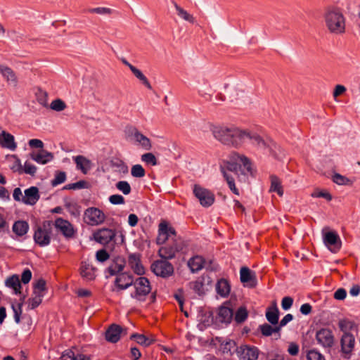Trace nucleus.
Returning <instances> with one entry per match:
<instances>
[{"instance_id": "9d476101", "label": "nucleus", "mask_w": 360, "mask_h": 360, "mask_svg": "<svg viewBox=\"0 0 360 360\" xmlns=\"http://www.w3.org/2000/svg\"><path fill=\"white\" fill-rule=\"evenodd\" d=\"M176 233L175 229L169 225V224L164 221L160 223L158 226V236L157 238V243L159 245H162L166 243L169 238H171L173 242L177 240L176 239Z\"/></svg>"}, {"instance_id": "e433bc0d", "label": "nucleus", "mask_w": 360, "mask_h": 360, "mask_svg": "<svg viewBox=\"0 0 360 360\" xmlns=\"http://www.w3.org/2000/svg\"><path fill=\"white\" fill-rule=\"evenodd\" d=\"M204 285V279L201 277L195 281L189 283L190 288L199 295L205 293Z\"/></svg>"}, {"instance_id": "052dcab7", "label": "nucleus", "mask_w": 360, "mask_h": 360, "mask_svg": "<svg viewBox=\"0 0 360 360\" xmlns=\"http://www.w3.org/2000/svg\"><path fill=\"white\" fill-rule=\"evenodd\" d=\"M89 12L91 13H96L100 15H106V14H110L112 13V10L109 8H105V7H98L91 8L89 10Z\"/></svg>"}, {"instance_id": "39448f33", "label": "nucleus", "mask_w": 360, "mask_h": 360, "mask_svg": "<svg viewBox=\"0 0 360 360\" xmlns=\"http://www.w3.org/2000/svg\"><path fill=\"white\" fill-rule=\"evenodd\" d=\"M127 137L135 145L145 150L152 148V143L149 138L143 134L136 127L130 126L125 129Z\"/></svg>"}, {"instance_id": "de8ad7c7", "label": "nucleus", "mask_w": 360, "mask_h": 360, "mask_svg": "<svg viewBox=\"0 0 360 360\" xmlns=\"http://www.w3.org/2000/svg\"><path fill=\"white\" fill-rule=\"evenodd\" d=\"M68 356L71 360H90V358L84 354L75 355L71 350H66L63 354V357Z\"/></svg>"}, {"instance_id": "3c124183", "label": "nucleus", "mask_w": 360, "mask_h": 360, "mask_svg": "<svg viewBox=\"0 0 360 360\" xmlns=\"http://www.w3.org/2000/svg\"><path fill=\"white\" fill-rule=\"evenodd\" d=\"M50 108L55 111L60 112L65 109L66 104L61 99H56L51 102Z\"/></svg>"}, {"instance_id": "bf43d9fd", "label": "nucleus", "mask_w": 360, "mask_h": 360, "mask_svg": "<svg viewBox=\"0 0 360 360\" xmlns=\"http://www.w3.org/2000/svg\"><path fill=\"white\" fill-rule=\"evenodd\" d=\"M311 196L314 198H323L326 199L327 200L330 201L332 199L331 195L325 191H315L312 194Z\"/></svg>"}, {"instance_id": "6e6d98bb", "label": "nucleus", "mask_w": 360, "mask_h": 360, "mask_svg": "<svg viewBox=\"0 0 360 360\" xmlns=\"http://www.w3.org/2000/svg\"><path fill=\"white\" fill-rule=\"evenodd\" d=\"M37 167L29 162L24 164L23 171L25 173L34 176L37 172Z\"/></svg>"}, {"instance_id": "1a4fd4ad", "label": "nucleus", "mask_w": 360, "mask_h": 360, "mask_svg": "<svg viewBox=\"0 0 360 360\" xmlns=\"http://www.w3.org/2000/svg\"><path fill=\"white\" fill-rule=\"evenodd\" d=\"M105 219V215L97 207H89L84 211V221L90 226L101 224Z\"/></svg>"}, {"instance_id": "20e7f679", "label": "nucleus", "mask_w": 360, "mask_h": 360, "mask_svg": "<svg viewBox=\"0 0 360 360\" xmlns=\"http://www.w3.org/2000/svg\"><path fill=\"white\" fill-rule=\"evenodd\" d=\"M51 222L44 221L42 224L36 227L33 236L34 240L40 247L47 246L51 243Z\"/></svg>"}, {"instance_id": "473e14b6", "label": "nucleus", "mask_w": 360, "mask_h": 360, "mask_svg": "<svg viewBox=\"0 0 360 360\" xmlns=\"http://www.w3.org/2000/svg\"><path fill=\"white\" fill-rule=\"evenodd\" d=\"M204 264L205 260L200 256L193 257L188 262V265L193 273L201 270L204 266Z\"/></svg>"}, {"instance_id": "2eb2a0df", "label": "nucleus", "mask_w": 360, "mask_h": 360, "mask_svg": "<svg viewBox=\"0 0 360 360\" xmlns=\"http://www.w3.org/2000/svg\"><path fill=\"white\" fill-rule=\"evenodd\" d=\"M233 310L226 305H222L218 309L217 314L214 318V323L218 325L229 324L233 319Z\"/></svg>"}, {"instance_id": "338daca9", "label": "nucleus", "mask_w": 360, "mask_h": 360, "mask_svg": "<svg viewBox=\"0 0 360 360\" xmlns=\"http://www.w3.org/2000/svg\"><path fill=\"white\" fill-rule=\"evenodd\" d=\"M292 305V298L290 297H285L282 300L281 306L284 310L289 309Z\"/></svg>"}, {"instance_id": "f704fd0d", "label": "nucleus", "mask_w": 360, "mask_h": 360, "mask_svg": "<svg viewBox=\"0 0 360 360\" xmlns=\"http://www.w3.org/2000/svg\"><path fill=\"white\" fill-rule=\"evenodd\" d=\"M217 292L221 297H227L231 290L230 285L229 282L225 279L219 280L216 285Z\"/></svg>"}, {"instance_id": "7ed1b4c3", "label": "nucleus", "mask_w": 360, "mask_h": 360, "mask_svg": "<svg viewBox=\"0 0 360 360\" xmlns=\"http://www.w3.org/2000/svg\"><path fill=\"white\" fill-rule=\"evenodd\" d=\"M241 166H243L248 172L252 174L251 162L250 159L238 153H232L229 156V160L226 162V166L221 167V169L224 168L226 172L229 171L237 174L238 169Z\"/></svg>"}, {"instance_id": "2f4dec72", "label": "nucleus", "mask_w": 360, "mask_h": 360, "mask_svg": "<svg viewBox=\"0 0 360 360\" xmlns=\"http://www.w3.org/2000/svg\"><path fill=\"white\" fill-rule=\"evenodd\" d=\"M125 262L122 258L117 257L108 268L110 276L117 275L124 269Z\"/></svg>"}, {"instance_id": "cd10ccee", "label": "nucleus", "mask_w": 360, "mask_h": 360, "mask_svg": "<svg viewBox=\"0 0 360 360\" xmlns=\"http://www.w3.org/2000/svg\"><path fill=\"white\" fill-rule=\"evenodd\" d=\"M122 333V328L116 324L111 325L105 332V338L108 342L115 343L120 338Z\"/></svg>"}, {"instance_id": "b1692460", "label": "nucleus", "mask_w": 360, "mask_h": 360, "mask_svg": "<svg viewBox=\"0 0 360 360\" xmlns=\"http://www.w3.org/2000/svg\"><path fill=\"white\" fill-rule=\"evenodd\" d=\"M0 145L2 148L12 151L17 148V143L15 141L14 136L6 131H2L0 134Z\"/></svg>"}, {"instance_id": "6e6552de", "label": "nucleus", "mask_w": 360, "mask_h": 360, "mask_svg": "<svg viewBox=\"0 0 360 360\" xmlns=\"http://www.w3.org/2000/svg\"><path fill=\"white\" fill-rule=\"evenodd\" d=\"M150 269L156 276L162 278H168L174 273L172 264L165 259L153 262Z\"/></svg>"}, {"instance_id": "7c9ffc66", "label": "nucleus", "mask_w": 360, "mask_h": 360, "mask_svg": "<svg viewBox=\"0 0 360 360\" xmlns=\"http://www.w3.org/2000/svg\"><path fill=\"white\" fill-rule=\"evenodd\" d=\"M77 169L82 172L83 174H86L91 169V162L82 155H78L74 158Z\"/></svg>"}, {"instance_id": "f3484780", "label": "nucleus", "mask_w": 360, "mask_h": 360, "mask_svg": "<svg viewBox=\"0 0 360 360\" xmlns=\"http://www.w3.org/2000/svg\"><path fill=\"white\" fill-rule=\"evenodd\" d=\"M115 236V231L110 229H101L94 233V240L102 245L108 244L114 239Z\"/></svg>"}, {"instance_id": "bb28decb", "label": "nucleus", "mask_w": 360, "mask_h": 360, "mask_svg": "<svg viewBox=\"0 0 360 360\" xmlns=\"http://www.w3.org/2000/svg\"><path fill=\"white\" fill-rule=\"evenodd\" d=\"M30 229V226L26 221L18 220L15 221L12 226V231L18 238L25 236Z\"/></svg>"}, {"instance_id": "c85d7f7f", "label": "nucleus", "mask_w": 360, "mask_h": 360, "mask_svg": "<svg viewBox=\"0 0 360 360\" xmlns=\"http://www.w3.org/2000/svg\"><path fill=\"white\" fill-rule=\"evenodd\" d=\"M5 285L13 290V293L15 295L21 293V284L19 279V276L14 274L5 281Z\"/></svg>"}, {"instance_id": "5fc2aeb1", "label": "nucleus", "mask_w": 360, "mask_h": 360, "mask_svg": "<svg viewBox=\"0 0 360 360\" xmlns=\"http://www.w3.org/2000/svg\"><path fill=\"white\" fill-rule=\"evenodd\" d=\"M307 357V360H326L324 356L316 349L309 351Z\"/></svg>"}, {"instance_id": "69168bd1", "label": "nucleus", "mask_w": 360, "mask_h": 360, "mask_svg": "<svg viewBox=\"0 0 360 360\" xmlns=\"http://www.w3.org/2000/svg\"><path fill=\"white\" fill-rule=\"evenodd\" d=\"M28 144L31 148H43L44 147V143L42 141L37 139H30L28 142Z\"/></svg>"}, {"instance_id": "c9c22d12", "label": "nucleus", "mask_w": 360, "mask_h": 360, "mask_svg": "<svg viewBox=\"0 0 360 360\" xmlns=\"http://www.w3.org/2000/svg\"><path fill=\"white\" fill-rule=\"evenodd\" d=\"M271 181V186L269 191L270 192H276L280 196H282L283 194V190L281 186V180L275 175H271L270 176Z\"/></svg>"}, {"instance_id": "c756f323", "label": "nucleus", "mask_w": 360, "mask_h": 360, "mask_svg": "<svg viewBox=\"0 0 360 360\" xmlns=\"http://www.w3.org/2000/svg\"><path fill=\"white\" fill-rule=\"evenodd\" d=\"M278 317L279 311L276 303L274 302L272 303V305L266 309V318L269 323L276 325L278 323Z\"/></svg>"}, {"instance_id": "f257e3e1", "label": "nucleus", "mask_w": 360, "mask_h": 360, "mask_svg": "<svg viewBox=\"0 0 360 360\" xmlns=\"http://www.w3.org/2000/svg\"><path fill=\"white\" fill-rule=\"evenodd\" d=\"M212 134L224 145L235 148L240 147L246 140L266 154H271L275 147L272 140H264L256 132L235 125L215 127Z\"/></svg>"}, {"instance_id": "09e8293b", "label": "nucleus", "mask_w": 360, "mask_h": 360, "mask_svg": "<svg viewBox=\"0 0 360 360\" xmlns=\"http://www.w3.org/2000/svg\"><path fill=\"white\" fill-rule=\"evenodd\" d=\"M116 188L124 195L129 194L131 191L129 184L126 181H118L116 184Z\"/></svg>"}, {"instance_id": "49530a36", "label": "nucleus", "mask_w": 360, "mask_h": 360, "mask_svg": "<svg viewBox=\"0 0 360 360\" xmlns=\"http://www.w3.org/2000/svg\"><path fill=\"white\" fill-rule=\"evenodd\" d=\"M141 160L148 165L153 166L158 165V160L156 157L152 153H147L143 154L141 158Z\"/></svg>"}, {"instance_id": "423d86ee", "label": "nucleus", "mask_w": 360, "mask_h": 360, "mask_svg": "<svg viewBox=\"0 0 360 360\" xmlns=\"http://www.w3.org/2000/svg\"><path fill=\"white\" fill-rule=\"evenodd\" d=\"M193 192L202 207H210L214 202L215 198L214 193L200 185L195 184L193 186Z\"/></svg>"}, {"instance_id": "4d7b16f0", "label": "nucleus", "mask_w": 360, "mask_h": 360, "mask_svg": "<svg viewBox=\"0 0 360 360\" xmlns=\"http://www.w3.org/2000/svg\"><path fill=\"white\" fill-rule=\"evenodd\" d=\"M109 201L113 205H122L124 203V198L121 195L115 194L109 197Z\"/></svg>"}, {"instance_id": "79ce46f5", "label": "nucleus", "mask_w": 360, "mask_h": 360, "mask_svg": "<svg viewBox=\"0 0 360 360\" xmlns=\"http://www.w3.org/2000/svg\"><path fill=\"white\" fill-rule=\"evenodd\" d=\"M248 311L245 307H240L235 314V321L238 323H241L244 322L248 318Z\"/></svg>"}, {"instance_id": "8fccbe9b", "label": "nucleus", "mask_w": 360, "mask_h": 360, "mask_svg": "<svg viewBox=\"0 0 360 360\" xmlns=\"http://www.w3.org/2000/svg\"><path fill=\"white\" fill-rule=\"evenodd\" d=\"M333 181L334 183L338 185H350L352 181L346 176H342L340 174H335L333 176Z\"/></svg>"}, {"instance_id": "0eeeda50", "label": "nucleus", "mask_w": 360, "mask_h": 360, "mask_svg": "<svg viewBox=\"0 0 360 360\" xmlns=\"http://www.w3.org/2000/svg\"><path fill=\"white\" fill-rule=\"evenodd\" d=\"M133 285L136 291L131 294V297L143 301L145 297L150 293L151 290L148 279L146 277H139L134 282Z\"/></svg>"}, {"instance_id": "412c9836", "label": "nucleus", "mask_w": 360, "mask_h": 360, "mask_svg": "<svg viewBox=\"0 0 360 360\" xmlns=\"http://www.w3.org/2000/svg\"><path fill=\"white\" fill-rule=\"evenodd\" d=\"M24 193L22 202L25 205H34L40 198L39 189L36 186H31L25 189Z\"/></svg>"}, {"instance_id": "58836bf2", "label": "nucleus", "mask_w": 360, "mask_h": 360, "mask_svg": "<svg viewBox=\"0 0 360 360\" xmlns=\"http://www.w3.org/2000/svg\"><path fill=\"white\" fill-rule=\"evenodd\" d=\"M131 72L134 74V75L139 79L143 85H145L148 89H152V86L150 83L149 82L147 77L143 74V72L136 68V67H132L131 68Z\"/></svg>"}, {"instance_id": "9b49d317", "label": "nucleus", "mask_w": 360, "mask_h": 360, "mask_svg": "<svg viewBox=\"0 0 360 360\" xmlns=\"http://www.w3.org/2000/svg\"><path fill=\"white\" fill-rule=\"evenodd\" d=\"M316 340L328 352L335 343L333 332L328 328H322L318 330L316 333Z\"/></svg>"}, {"instance_id": "864d4df0", "label": "nucleus", "mask_w": 360, "mask_h": 360, "mask_svg": "<svg viewBox=\"0 0 360 360\" xmlns=\"http://www.w3.org/2000/svg\"><path fill=\"white\" fill-rule=\"evenodd\" d=\"M66 179V174L64 172H58L55 174L54 179L51 181V184L55 186L63 183Z\"/></svg>"}, {"instance_id": "f8f14e48", "label": "nucleus", "mask_w": 360, "mask_h": 360, "mask_svg": "<svg viewBox=\"0 0 360 360\" xmlns=\"http://www.w3.org/2000/svg\"><path fill=\"white\" fill-rule=\"evenodd\" d=\"M355 338L354 335L349 333H344L340 339V352L342 356L349 359L354 347Z\"/></svg>"}, {"instance_id": "393cba45", "label": "nucleus", "mask_w": 360, "mask_h": 360, "mask_svg": "<svg viewBox=\"0 0 360 360\" xmlns=\"http://www.w3.org/2000/svg\"><path fill=\"white\" fill-rule=\"evenodd\" d=\"M80 275L86 281H92L96 278V269L89 262H82Z\"/></svg>"}, {"instance_id": "72a5a7b5", "label": "nucleus", "mask_w": 360, "mask_h": 360, "mask_svg": "<svg viewBox=\"0 0 360 360\" xmlns=\"http://www.w3.org/2000/svg\"><path fill=\"white\" fill-rule=\"evenodd\" d=\"M172 4L174 5V7L176 11V14L179 18L192 24L195 22V18L193 16V15L188 13L182 7L178 5L176 2L172 1Z\"/></svg>"}, {"instance_id": "ea45409f", "label": "nucleus", "mask_w": 360, "mask_h": 360, "mask_svg": "<svg viewBox=\"0 0 360 360\" xmlns=\"http://www.w3.org/2000/svg\"><path fill=\"white\" fill-rule=\"evenodd\" d=\"M221 172H222L223 176L225 178V179H226V182H227V184L229 185V187L231 189V191L234 194L238 195H239V191L236 187L234 178L232 176H231L230 174H229L228 172H226L225 171L224 168L221 169Z\"/></svg>"}, {"instance_id": "a878e982", "label": "nucleus", "mask_w": 360, "mask_h": 360, "mask_svg": "<svg viewBox=\"0 0 360 360\" xmlns=\"http://www.w3.org/2000/svg\"><path fill=\"white\" fill-rule=\"evenodd\" d=\"M30 158L38 164L45 165L53 160V155L51 152L41 150L39 153H30Z\"/></svg>"}, {"instance_id": "ddd939ff", "label": "nucleus", "mask_w": 360, "mask_h": 360, "mask_svg": "<svg viewBox=\"0 0 360 360\" xmlns=\"http://www.w3.org/2000/svg\"><path fill=\"white\" fill-rule=\"evenodd\" d=\"M324 244L328 249L334 252H338L341 248V240L337 233L335 231H328L323 233Z\"/></svg>"}, {"instance_id": "4c0bfd02", "label": "nucleus", "mask_w": 360, "mask_h": 360, "mask_svg": "<svg viewBox=\"0 0 360 360\" xmlns=\"http://www.w3.org/2000/svg\"><path fill=\"white\" fill-rule=\"evenodd\" d=\"M131 338L134 339L138 344L147 347L150 345L155 340L150 338L142 334L134 333L131 335Z\"/></svg>"}, {"instance_id": "4468645a", "label": "nucleus", "mask_w": 360, "mask_h": 360, "mask_svg": "<svg viewBox=\"0 0 360 360\" xmlns=\"http://www.w3.org/2000/svg\"><path fill=\"white\" fill-rule=\"evenodd\" d=\"M236 354L240 360H257L259 349L256 347L245 345L236 349Z\"/></svg>"}, {"instance_id": "a19ab883", "label": "nucleus", "mask_w": 360, "mask_h": 360, "mask_svg": "<svg viewBox=\"0 0 360 360\" xmlns=\"http://www.w3.org/2000/svg\"><path fill=\"white\" fill-rule=\"evenodd\" d=\"M44 295L39 293H34L32 297H30L28 300V304L30 309H33L37 307L42 302V298Z\"/></svg>"}, {"instance_id": "37998d69", "label": "nucleus", "mask_w": 360, "mask_h": 360, "mask_svg": "<svg viewBox=\"0 0 360 360\" xmlns=\"http://www.w3.org/2000/svg\"><path fill=\"white\" fill-rule=\"evenodd\" d=\"M33 292L44 295L46 290V281L43 278L38 279L33 285Z\"/></svg>"}, {"instance_id": "603ef678", "label": "nucleus", "mask_w": 360, "mask_h": 360, "mask_svg": "<svg viewBox=\"0 0 360 360\" xmlns=\"http://www.w3.org/2000/svg\"><path fill=\"white\" fill-rule=\"evenodd\" d=\"M87 182L86 181H84V180H82V181H79L76 183H73V184H67L64 188L65 189H68V190H71V189H73V190H76V189H82V188H86L87 187Z\"/></svg>"}, {"instance_id": "6ab92c4d", "label": "nucleus", "mask_w": 360, "mask_h": 360, "mask_svg": "<svg viewBox=\"0 0 360 360\" xmlns=\"http://www.w3.org/2000/svg\"><path fill=\"white\" fill-rule=\"evenodd\" d=\"M55 227L66 238H72L75 234L72 225L63 218H57L54 223Z\"/></svg>"}, {"instance_id": "774afa93", "label": "nucleus", "mask_w": 360, "mask_h": 360, "mask_svg": "<svg viewBox=\"0 0 360 360\" xmlns=\"http://www.w3.org/2000/svg\"><path fill=\"white\" fill-rule=\"evenodd\" d=\"M8 231V224L4 216L0 214V233Z\"/></svg>"}, {"instance_id": "a18cd8bd", "label": "nucleus", "mask_w": 360, "mask_h": 360, "mask_svg": "<svg viewBox=\"0 0 360 360\" xmlns=\"http://www.w3.org/2000/svg\"><path fill=\"white\" fill-rule=\"evenodd\" d=\"M131 174L133 177L142 178L145 176L146 171L141 165H135L131 169Z\"/></svg>"}, {"instance_id": "680f3d73", "label": "nucleus", "mask_w": 360, "mask_h": 360, "mask_svg": "<svg viewBox=\"0 0 360 360\" xmlns=\"http://www.w3.org/2000/svg\"><path fill=\"white\" fill-rule=\"evenodd\" d=\"M96 257L98 262H103L109 258V254L105 250H100L97 251Z\"/></svg>"}, {"instance_id": "dca6fc26", "label": "nucleus", "mask_w": 360, "mask_h": 360, "mask_svg": "<svg viewBox=\"0 0 360 360\" xmlns=\"http://www.w3.org/2000/svg\"><path fill=\"white\" fill-rule=\"evenodd\" d=\"M134 283V277L127 273H120L117 275L115 280L116 289L114 290H122L128 288Z\"/></svg>"}, {"instance_id": "13d9d810", "label": "nucleus", "mask_w": 360, "mask_h": 360, "mask_svg": "<svg viewBox=\"0 0 360 360\" xmlns=\"http://www.w3.org/2000/svg\"><path fill=\"white\" fill-rule=\"evenodd\" d=\"M13 313H14V319L17 323L20 322V315L22 314V304H18L17 306H12Z\"/></svg>"}, {"instance_id": "0e129e2a", "label": "nucleus", "mask_w": 360, "mask_h": 360, "mask_svg": "<svg viewBox=\"0 0 360 360\" xmlns=\"http://www.w3.org/2000/svg\"><path fill=\"white\" fill-rule=\"evenodd\" d=\"M32 278V272L29 269H25L21 275V281L24 283H28Z\"/></svg>"}, {"instance_id": "4be33fe9", "label": "nucleus", "mask_w": 360, "mask_h": 360, "mask_svg": "<svg viewBox=\"0 0 360 360\" xmlns=\"http://www.w3.org/2000/svg\"><path fill=\"white\" fill-rule=\"evenodd\" d=\"M0 74L9 85L17 86L18 79L16 74L11 68L0 65Z\"/></svg>"}, {"instance_id": "f03ea898", "label": "nucleus", "mask_w": 360, "mask_h": 360, "mask_svg": "<svg viewBox=\"0 0 360 360\" xmlns=\"http://www.w3.org/2000/svg\"><path fill=\"white\" fill-rule=\"evenodd\" d=\"M323 18L326 25L331 33L340 34L345 32V18L340 8L328 7L325 10Z\"/></svg>"}, {"instance_id": "5701e85b", "label": "nucleus", "mask_w": 360, "mask_h": 360, "mask_svg": "<svg viewBox=\"0 0 360 360\" xmlns=\"http://www.w3.org/2000/svg\"><path fill=\"white\" fill-rule=\"evenodd\" d=\"M128 264L130 268L137 275H143L145 273L143 266L141 262L140 255L138 254H130L128 257Z\"/></svg>"}, {"instance_id": "aec40b11", "label": "nucleus", "mask_w": 360, "mask_h": 360, "mask_svg": "<svg viewBox=\"0 0 360 360\" xmlns=\"http://www.w3.org/2000/svg\"><path fill=\"white\" fill-rule=\"evenodd\" d=\"M240 281L246 286L252 288L257 284L255 274L249 268L243 266L240 271Z\"/></svg>"}, {"instance_id": "e2e57ef3", "label": "nucleus", "mask_w": 360, "mask_h": 360, "mask_svg": "<svg viewBox=\"0 0 360 360\" xmlns=\"http://www.w3.org/2000/svg\"><path fill=\"white\" fill-rule=\"evenodd\" d=\"M346 296H347V291L345 288H338L334 292V298L338 300H343L346 298Z\"/></svg>"}, {"instance_id": "a211bd4d", "label": "nucleus", "mask_w": 360, "mask_h": 360, "mask_svg": "<svg viewBox=\"0 0 360 360\" xmlns=\"http://www.w3.org/2000/svg\"><path fill=\"white\" fill-rule=\"evenodd\" d=\"M181 247L177 240L173 242L172 245H167L161 247L158 250V255L165 259H171L174 258L176 253L181 250Z\"/></svg>"}, {"instance_id": "c03bdc74", "label": "nucleus", "mask_w": 360, "mask_h": 360, "mask_svg": "<svg viewBox=\"0 0 360 360\" xmlns=\"http://www.w3.org/2000/svg\"><path fill=\"white\" fill-rule=\"evenodd\" d=\"M261 333L264 336H269L273 333H278L279 331V327H274L273 328L271 326L265 323L259 326Z\"/></svg>"}]
</instances>
